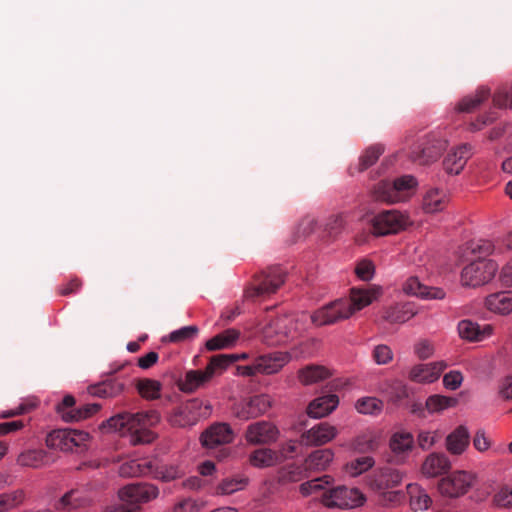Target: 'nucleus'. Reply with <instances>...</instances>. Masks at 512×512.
<instances>
[{"label": "nucleus", "instance_id": "1", "mask_svg": "<svg viewBox=\"0 0 512 512\" xmlns=\"http://www.w3.org/2000/svg\"><path fill=\"white\" fill-rule=\"evenodd\" d=\"M375 298L376 290L352 288L350 299H339L331 302L315 311L311 316L301 313L297 316L268 317L260 330L259 337L268 346L285 344L289 339H293L306 330L308 319L316 326L332 325L349 318L355 311L371 304Z\"/></svg>", "mask_w": 512, "mask_h": 512}, {"label": "nucleus", "instance_id": "2", "mask_svg": "<svg viewBox=\"0 0 512 512\" xmlns=\"http://www.w3.org/2000/svg\"><path fill=\"white\" fill-rule=\"evenodd\" d=\"M160 421V415L155 410L137 413L123 412L110 417L102 424L112 431L122 435H130L132 444L151 443L155 435L150 428Z\"/></svg>", "mask_w": 512, "mask_h": 512}, {"label": "nucleus", "instance_id": "3", "mask_svg": "<svg viewBox=\"0 0 512 512\" xmlns=\"http://www.w3.org/2000/svg\"><path fill=\"white\" fill-rule=\"evenodd\" d=\"M158 495V487L151 483L129 484L119 490L120 502L107 506L105 512H139L141 504L157 498Z\"/></svg>", "mask_w": 512, "mask_h": 512}, {"label": "nucleus", "instance_id": "4", "mask_svg": "<svg viewBox=\"0 0 512 512\" xmlns=\"http://www.w3.org/2000/svg\"><path fill=\"white\" fill-rule=\"evenodd\" d=\"M416 186L417 180L412 175H404L394 181L383 180L375 186L374 198L388 203L399 202L404 200Z\"/></svg>", "mask_w": 512, "mask_h": 512}, {"label": "nucleus", "instance_id": "5", "mask_svg": "<svg viewBox=\"0 0 512 512\" xmlns=\"http://www.w3.org/2000/svg\"><path fill=\"white\" fill-rule=\"evenodd\" d=\"M285 281V272L278 266L270 267L254 276L252 284L245 290L249 299L266 297L275 293Z\"/></svg>", "mask_w": 512, "mask_h": 512}, {"label": "nucleus", "instance_id": "6", "mask_svg": "<svg viewBox=\"0 0 512 512\" xmlns=\"http://www.w3.org/2000/svg\"><path fill=\"white\" fill-rule=\"evenodd\" d=\"M498 270V264L491 259H473L461 273L464 286L478 287L490 282Z\"/></svg>", "mask_w": 512, "mask_h": 512}, {"label": "nucleus", "instance_id": "7", "mask_svg": "<svg viewBox=\"0 0 512 512\" xmlns=\"http://www.w3.org/2000/svg\"><path fill=\"white\" fill-rule=\"evenodd\" d=\"M211 407L205 405L199 399H192L185 405L173 409L168 417L169 423L173 427L185 428L195 425L200 418L207 417L210 414Z\"/></svg>", "mask_w": 512, "mask_h": 512}, {"label": "nucleus", "instance_id": "8", "mask_svg": "<svg viewBox=\"0 0 512 512\" xmlns=\"http://www.w3.org/2000/svg\"><path fill=\"white\" fill-rule=\"evenodd\" d=\"M365 498L356 488L338 486L324 492L322 502L329 508H354L361 505Z\"/></svg>", "mask_w": 512, "mask_h": 512}, {"label": "nucleus", "instance_id": "9", "mask_svg": "<svg viewBox=\"0 0 512 512\" xmlns=\"http://www.w3.org/2000/svg\"><path fill=\"white\" fill-rule=\"evenodd\" d=\"M475 476L466 471H456L442 478L438 483L441 494L448 497H460L473 486Z\"/></svg>", "mask_w": 512, "mask_h": 512}, {"label": "nucleus", "instance_id": "10", "mask_svg": "<svg viewBox=\"0 0 512 512\" xmlns=\"http://www.w3.org/2000/svg\"><path fill=\"white\" fill-rule=\"evenodd\" d=\"M408 218L397 210L382 211L371 220L372 233L384 236L397 233L407 224Z\"/></svg>", "mask_w": 512, "mask_h": 512}, {"label": "nucleus", "instance_id": "11", "mask_svg": "<svg viewBox=\"0 0 512 512\" xmlns=\"http://www.w3.org/2000/svg\"><path fill=\"white\" fill-rule=\"evenodd\" d=\"M445 147V141L436 138L434 135H429L414 145L411 151V159L420 165L430 164L439 158Z\"/></svg>", "mask_w": 512, "mask_h": 512}, {"label": "nucleus", "instance_id": "12", "mask_svg": "<svg viewBox=\"0 0 512 512\" xmlns=\"http://www.w3.org/2000/svg\"><path fill=\"white\" fill-rule=\"evenodd\" d=\"M74 405L75 398L72 395H66L57 405V412L64 421L78 422L93 416L101 409L98 403H88L79 408H74Z\"/></svg>", "mask_w": 512, "mask_h": 512}, {"label": "nucleus", "instance_id": "13", "mask_svg": "<svg viewBox=\"0 0 512 512\" xmlns=\"http://www.w3.org/2000/svg\"><path fill=\"white\" fill-rule=\"evenodd\" d=\"M233 439V430L227 423H215L211 425L200 437L202 445L208 449L229 444Z\"/></svg>", "mask_w": 512, "mask_h": 512}, {"label": "nucleus", "instance_id": "14", "mask_svg": "<svg viewBox=\"0 0 512 512\" xmlns=\"http://www.w3.org/2000/svg\"><path fill=\"white\" fill-rule=\"evenodd\" d=\"M278 434V429L272 423L258 421L247 427L245 439L250 444H269L276 441Z\"/></svg>", "mask_w": 512, "mask_h": 512}, {"label": "nucleus", "instance_id": "15", "mask_svg": "<svg viewBox=\"0 0 512 512\" xmlns=\"http://www.w3.org/2000/svg\"><path fill=\"white\" fill-rule=\"evenodd\" d=\"M414 439L409 432H396L392 435L389 446L390 454L387 457V462L402 464L408 453L412 450Z\"/></svg>", "mask_w": 512, "mask_h": 512}, {"label": "nucleus", "instance_id": "16", "mask_svg": "<svg viewBox=\"0 0 512 512\" xmlns=\"http://www.w3.org/2000/svg\"><path fill=\"white\" fill-rule=\"evenodd\" d=\"M337 435L336 427L327 422L319 423L301 435V442L306 446H322Z\"/></svg>", "mask_w": 512, "mask_h": 512}, {"label": "nucleus", "instance_id": "17", "mask_svg": "<svg viewBox=\"0 0 512 512\" xmlns=\"http://www.w3.org/2000/svg\"><path fill=\"white\" fill-rule=\"evenodd\" d=\"M115 372L116 370H113L106 380L89 386L88 392L100 398H114L122 394L126 387V381L122 377L114 376Z\"/></svg>", "mask_w": 512, "mask_h": 512}, {"label": "nucleus", "instance_id": "18", "mask_svg": "<svg viewBox=\"0 0 512 512\" xmlns=\"http://www.w3.org/2000/svg\"><path fill=\"white\" fill-rule=\"evenodd\" d=\"M402 473L391 467H382L375 471L369 480L373 490L383 491L399 485L402 482Z\"/></svg>", "mask_w": 512, "mask_h": 512}, {"label": "nucleus", "instance_id": "19", "mask_svg": "<svg viewBox=\"0 0 512 512\" xmlns=\"http://www.w3.org/2000/svg\"><path fill=\"white\" fill-rule=\"evenodd\" d=\"M472 155L473 151L470 144L459 145L445 157L443 167L447 173L457 175L463 170Z\"/></svg>", "mask_w": 512, "mask_h": 512}, {"label": "nucleus", "instance_id": "20", "mask_svg": "<svg viewBox=\"0 0 512 512\" xmlns=\"http://www.w3.org/2000/svg\"><path fill=\"white\" fill-rule=\"evenodd\" d=\"M446 367L447 365L443 361L419 364L411 369L409 378L417 383H432L440 377Z\"/></svg>", "mask_w": 512, "mask_h": 512}, {"label": "nucleus", "instance_id": "21", "mask_svg": "<svg viewBox=\"0 0 512 512\" xmlns=\"http://www.w3.org/2000/svg\"><path fill=\"white\" fill-rule=\"evenodd\" d=\"M403 290L407 294L415 295L422 299H444L446 296L442 288L424 285L417 277H410L404 284Z\"/></svg>", "mask_w": 512, "mask_h": 512}, {"label": "nucleus", "instance_id": "22", "mask_svg": "<svg viewBox=\"0 0 512 512\" xmlns=\"http://www.w3.org/2000/svg\"><path fill=\"white\" fill-rule=\"evenodd\" d=\"M457 330L462 339L470 342H477L490 336L493 332V327L489 324L481 327L476 322L465 319L458 323Z\"/></svg>", "mask_w": 512, "mask_h": 512}, {"label": "nucleus", "instance_id": "23", "mask_svg": "<svg viewBox=\"0 0 512 512\" xmlns=\"http://www.w3.org/2000/svg\"><path fill=\"white\" fill-rule=\"evenodd\" d=\"M451 469V462L444 453H431L428 455L421 467L426 477H438Z\"/></svg>", "mask_w": 512, "mask_h": 512}, {"label": "nucleus", "instance_id": "24", "mask_svg": "<svg viewBox=\"0 0 512 512\" xmlns=\"http://www.w3.org/2000/svg\"><path fill=\"white\" fill-rule=\"evenodd\" d=\"M485 307L493 313L507 315L512 312V291L492 293L485 298Z\"/></svg>", "mask_w": 512, "mask_h": 512}, {"label": "nucleus", "instance_id": "25", "mask_svg": "<svg viewBox=\"0 0 512 512\" xmlns=\"http://www.w3.org/2000/svg\"><path fill=\"white\" fill-rule=\"evenodd\" d=\"M291 359L288 352H273L266 355H262L258 358V367H260V373L274 374L277 373L285 364Z\"/></svg>", "mask_w": 512, "mask_h": 512}, {"label": "nucleus", "instance_id": "26", "mask_svg": "<svg viewBox=\"0 0 512 512\" xmlns=\"http://www.w3.org/2000/svg\"><path fill=\"white\" fill-rule=\"evenodd\" d=\"M90 500L78 488L67 491L55 504L57 510H76L89 506Z\"/></svg>", "mask_w": 512, "mask_h": 512}, {"label": "nucleus", "instance_id": "27", "mask_svg": "<svg viewBox=\"0 0 512 512\" xmlns=\"http://www.w3.org/2000/svg\"><path fill=\"white\" fill-rule=\"evenodd\" d=\"M339 403L338 396L329 394L313 400L307 408V413L313 418H322L330 414Z\"/></svg>", "mask_w": 512, "mask_h": 512}, {"label": "nucleus", "instance_id": "28", "mask_svg": "<svg viewBox=\"0 0 512 512\" xmlns=\"http://www.w3.org/2000/svg\"><path fill=\"white\" fill-rule=\"evenodd\" d=\"M415 306L413 303H400L388 307L383 311L382 318L391 323H405L416 315Z\"/></svg>", "mask_w": 512, "mask_h": 512}, {"label": "nucleus", "instance_id": "29", "mask_svg": "<svg viewBox=\"0 0 512 512\" xmlns=\"http://www.w3.org/2000/svg\"><path fill=\"white\" fill-rule=\"evenodd\" d=\"M211 379L212 377L207 374L206 369L189 370L186 372L184 379L178 382V387L184 393H193Z\"/></svg>", "mask_w": 512, "mask_h": 512}, {"label": "nucleus", "instance_id": "30", "mask_svg": "<svg viewBox=\"0 0 512 512\" xmlns=\"http://www.w3.org/2000/svg\"><path fill=\"white\" fill-rule=\"evenodd\" d=\"M469 439L467 428L460 425L446 437V448L451 454L460 455L468 447Z\"/></svg>", "mask_w": 512, "mask_h": 512}, {"label": "nucleus", "instance_id": "31", "mask_svg": "<svg viewBox=\"0 0 512 512\" xmlns=\"http://www.w3.org/2000/svg\"><path fill=\"white\" fill-rule=\"evenodd\" d=\"M448 194L438 188H433L427 191L423 198V209L427 213H435L442 211L448 204Z\"/></svg>", "mask_w": 512, "mask_h": 512}, {"label": "nucleus", "instance_id": "32", "mask_svg": "<svg viewBox=\"0 0 512 512\" xmlns=\"http://www.w3.org/2000/svg\"><path fill=\"white\" fill-rule=\"evenodd\" d=\"M240 337V331L234 328L227 329L206 342V348L209 351L231 348Z\"/></svg>", "mask_w": 512, "mask_h": 512}, {"label": "nucleus", "instance_id": "33", "mask_svg": "<svg viewBox=\"0 0 512 512\" xmlns=\"http://www.w3.org/2000/svg\"><path fill=\"white\" fill-rule=\"evenodd\" d=\"M152 460L135 459L123 463L119 468V474L122 477H140L150 476Z\"/></svg>", "mask_w": 512, "mask_h": 512}, {"label": "nucleus", "instance_id": "34", "mask_svg": "<svg viewBox=\"0 0 512 512\" xmlns=\"http://www.w3.org/2000/svg\"><path fill=\"white\" fill-rule=\"evenodd\" d=\"M504 250L502 247H495V245L485 239L473 240L467 243L466 246V255H472L475 259H487L492 253H503Z\"/></svg>", "mask_w": 512, "mask_h": 512}, {"label": "nucleus", "instance_id": "35", "mask_svg": "<svg viewBox=\"0 0 512 512\" xmlns=\"http://www.w3.org/2000/svg\"><path fill=\"white\" fill-rule=\"evenodd\" d=\"M185 475L184 469L176 464L155 465L152 461L151 474L155 479L162 482H171L182 478Z\"/></svg>", "mask_w": 512, "mask_h": 512}, {"label": "nucleus", "instance_id": "36", "mask_svg": "<svg viewBox=\"0 0 512 512\" xmlns=\"http://www.w3.org/2000/svg\"><path fill=\"white\" fill-rule=\"evenodd\" d=\"M334 458L331 449H319L313 451L305 460V469L309 471H323Z\"/></svg>", "mask_w": 512, "mask_h": 512}, {"label": "nucleus", "instance_id": "37", "mask_svg": "<svg viewBox=\"0 0 512 512\" xmlns=\"http://www.w3.org/2000/svg\"><path fill=\"white\" fill-rule=\"evenodd\" d=\"M249 462L256 468L271 467L280 462V455L271 449L260 448L250 454Z\"/></svg>", "mask_w": 512, "mask_h": 512}, {"label": "nucleus", "instance_id": "38", "mask_svg": "<svg viewBox=\"0 0 512 512\" xmlns=\"http://www.w3.org/2000/svg\"><path fill=\"white\" fill-rule=\"evenodd\" d=\"M71 434L70 429H58L48 434L46 444L48 447L59 450H71Z\"/></svg>", "mask_w": 512, "mask_h": 512}, {"label": "nucleus", "instance_id": "39", "mask_svg": "<svg viewBox=\"0 0 512 512\" xmlns=\"http://www.w3.org/2000/svg\"><path fill=\"white\" fill-rule=\"evenodd\" d=\"M248 481V478L243 475L225 478L218 484L216 492L219 495H230L244 489Z\"/></svg>", "mask_w": 512, "mask_h": 512}, {"label": "nucleus", "instance_id": "40", "mask_svg": "<svg viewBox=\"0 0 512 512\" xmlns=\"http://www.w3.org/2000/svg\"><path fill=\"white\" fill-rule=\"evenodd\" d=\"M408 492L410 494V505L413 510H426L432 504L430 496L417 485H408Z\"/></svg>", "mask_w": 512, "mask_h": 512}, {"label": "nucleus", "instance_id": "41", "mask_svg": "<svg viewBox=\"0 0 512 512\" xmlns=\"http://www.w3.org/2000/svg\"><path fill=\"white\" fill-rule=\"evenodd\" d=\"M236 361H238L237 354H218L210 358L205 369L207 370V374L213 377L216 372L225 370Z\"/></svg>", "mask_w": 512, "mask_h": 512}, {"label": "nucleus", "instance_id": "42", "mask_svg": "<svg viewBox=\"0 0 512 512\" xmlns=\"http://www.w3.org/2000/svg\"><path fill=\"white\" fill-rule=\"evenodd\" d=\"M328 370L323 366L310 365L302 369L299 373V379L304 385H310L327 378Z\"/></svg>", "mask_w": 512, "mask_h": 512}, {"label": "nucleus", "instance_id": "43", "mask_svg": "<svg viewBox=\"0 0 512 512\" xmlns=\"http://www.w3.org/2000/svg\"><path fill=\"white\" fill-rule=\"evenodd\" d=\"M489 95V89L480 88L473 96H467L463 98L458 104V109L461 112H471L479 105H481L485 100H487Z\"/></svg>", "mask_w": 512, "mask_h": 512}, {"label": "nucleus", "instance_id": "44", "mask_svg": "<svg viewBox=\"0 0 512 512\" xmlns=\"http://www.w3.org/2000/svg\"><path fill=\"white\" fill-rule=\"evenodd\" d=\"M138 393L147 400H154L160 397L161 383L153 379H142L137 383Z\"/></svg>", "mask_w": 512, "mask_h": 512}, {"label": "nucleus", "instance_id": "45", "mask_svg": "<svg viewBox=\"0 0 512 512\" xmlns=\"http://www.w3.org/2000/svg\"><path fill=\"white\" fill-rule=\"evenodd\" d=\"M26 494L24 490L18 489L10 493L0 495V512H7L18 507L25 500Z\"/></svg>", "mask_w": 512, "mask_h": 512}, {"label": "nucleus", "instance_id": "46", "mask_svg": "<svg viewBox=\"0 0 512 512\" xmlns=\"http://www.w3.org/2000/svg\"><path fill=\"white\" fill-rule=\"evenodd\" d=\"M199 329L196 325L184 326L180 329L172 331L168 336L163 338V341L172 343H181L189 341L197 337Z\"/></svg>", "mask_w": 512, "mask_h": 512}, {"label": "nucleus", "instance_id": "47", "mask_svg": "<svg viewBox=\"0 0 512 512\" xmlns=\"http://www.w3.org/2000/svg\"><path fill=\"white\" fill-rule=\"evenodd\" d=\"M457 400L442 395H432L426 400V408L430 413H438L449 407L455 406Z\"/></svg>", "mask_w": 512, "mask_h": 512}, {"label": "nucleus", "instance_id": "48", "mask_svg": "<svg viewBox=\"0 0 512 512\" xmlns=\"http://www.w3.org/2000/svg\"><path fill=\"white\" fill-rule=\"evenodd\" d=\"M375 461L370 456L357 458L345 466V471L352 477H356L373 467Z\"/></svg>", "mask_w": 512, "mask_h": 512}, {"label": "nucleus", "instance_id": "49", "mask_svg": "<svg viewBox=\"0 0 512 512\" xmlns=\"http://www.w3.org/2000/svg\"><path fill=\"white\" fill-rule=\"evenodd\" d=\"M350 448L356 453H368L377 448V441L372 435L362 434L352 440Z\"/></svg>", "mask_w": 512, "mask_h": 512}, {"label": "nucleus", "instance_id": "50", "mask_svg": "<svg viewBox=\"0 0 512 512\" xmlns=\"http://www.w3.org/2000/svg\"><path fill=\"white\" fill-rule=\"evenodd\" d=\"M45 458V452L42 450H29L19 455L17 461L21 466L38 468Z\"/></svg>", "mask_w": 512, "mask_h": 512}, {"label": "nucleus", "instance_id": "51", "mask_svg": "<svg viewBox=\"0 0 512 512\" xmlns=\"http://www.w3.org/2000/svg\"><path fill=\"white\" fill-rule=\"evenodd\" d=\"M383 408V402L375 397H364L356 402V409L362 414H378Z\"/></svg>", "mask_w": 512, "mask_h": 512}, {"label": "nucleus", "instance_id": "52", "mask_svg": "<svg viewBox=\"0 0 512 512\" xmlns=\"http://www.w3.org/2000/svg\"><path fill=\"white\" fill-rule=\"evenodd\" d=\"M493 104L500 109H512V84L503 86L494 93Z\"/></svg>", "mask_w": 512, "mask_h": 512}, {"label": "nucleus", "instance_id": "53", "mask_svg": "<svg viewBox=\"0 0 512 512\" xmlns=\"http://www.w3.org/2000/svg\"><path fill=\"white\" fill-rule=\"evenodd\" d=\"M345 215L340 213L331 215L325 223V232L329 237H337L345 228Z\"/></svg>", "mask_w": 512, "mask_h": 512}, {"label": "nucleus", "instance_id": "54", "mask_svg": "<svg viewBox=\"0 0 512 512\" xmlns=\"http://www.w3.org/2000/svg\"><path fill=\"white\" fill-rule=\"evenodd\" d=\"M383 153L381 146H371L361 155L359 159L358 171H364L372 166Z\"/></svg>", "mask_w": 512, "mask_h": 512}, {"label": "nucleus", "instance_id": "55", "mask_svg": "<svg viewBox=\"0 0 512 512\" xmlns=\"http://www.w3.org/2000/svg\"><path fill=\"white\" fill-rule=\"evenodd\" d=\"M254 418L266 413L271 406V401L267 395H256L247 400Z\"/></svg>", "mask_w": 512, "mask_h": 512}, {"label": "nucleus", "instance_id": "56", "mask_svg": "<svg viewBox=\"0 0 512 512\" xmlns=\"http://www.w3.org/2000/svg\"><path fill=\"white\" fill-rule=\"evenodd\" d=\"M493 502L501 508L512 507V489L505 486L502 487L493 497Z\"/></svg>", "mask_w": 512, "mask_h": 512}, {"label": "nucleus", "instance_id": "57", "mask_svg": "<svg viewBox=\"0 0 512 512\" xmlns=\"http://www.w3.org/2000/svg\"><path fill=\"white\" fill-rule=\"evenodd\" d=\"M405 495L402 491H383L379 502L383 506H396L404 501Z\"/></svg>", "mask_w": 512, "mask_h": 512}, {"label": "nucleus", "instance_id": "58", "mask_svg": "<svg viewBox=\"0 0 512 512\" xmlns=\"http://www.w3.org/2000/svg\"><path fill=\"white\" fill-rule=\"evenodd\" d=\"M373 358L377 364L384 365L393 358L392 350L387 345H378L373 350Z\"/></svg>", "mask_w": 512, "mask_h": 512}, {"label": "nucleus", "instance_id": "59", "mask_svg": "<svg viewBox=\"0 0 512 512\" xmlns=\"http://www.w3.org/2000/svg\"><path fill=\"white\" fill-rule=\"evenodd\" d=\"M374 269V265L371 261L362 260L357 264L355 273L361 280L368 281L372 279L374 275Z\"/></svg>", "mask_w": 512, "mask_h": 512}, {"label": "nucleus", "instance_id": "60", "mask_svg": "<svg viewBox=\"0 0 512 512\" xmlns=\"http://www.w3.org/2000/svg\"><path fill=\"white\" fill-rule=\"evenodd\" d=\"M331 477L328 476V475H325L323 476L322 478H318V479H314L312 481H309V482H305L301 485V492L304 494V495H308V494H311L312 492L316 491V490H319V489H323V482L325 484H329L330 481H331Z\"/></svg>", "mask_w": 512, "mask_h": 512}, {"label": "nucleus", "instance_id": "61", "mask_svg": "<svg viewBox=\"0 0 512 512\" xmlns=\"http://www.w3.org/2000/svg\"><path fill=\"white\" fill-rule=\"evenodd\" d=\"M414 352L418 358L425 360L431 357L434 353V346L428 340H420L415 344Z\"/></svg>", "mask_w": 512, "mask_h": 512}, {"label": "nucleus", "instance_id": "62", "mask_svg": "<svg viewBox=\"0 0 512 512\" xmlns=\"http://www.w3.org/2000/svg\"><path fill=\"white\" fill-rule=\"evenodd\" d=\"M463 376L459 371H451L444 375L443 384L446 388L456 390L462 383Z\"/></svg>", "mask_w": 512, "mask_h": 512}, {"label": "nucleus", "instance_id": "63", "mask_svg": "<svg viewBox=\"0 0 512 512\" xmlns=\"http://www.w3.org/2000/svg\"><path fill=\"white\" fill-rule=\"evenodd\" d=\"M497 113L494 111H490L485 115H482L478 117V119L475 122L470 123V130L471 131H478L481 130L484 126L491 124L493 121L497 119Z\"/></svg>", "mask_w": 512, "mask_h": 512}, {"label": "nucleus", "instance_id": "64", "mask_svg": "<svg viewBox=\"0 0 512 512\" xmlns=\"http://www.w3.org/2000/svg\"><path fill=\"white\" fill-rule=\"evenodd\" d=\"M233 414L236 418L244 421L254 418V416H252V410L247 403V400L234 405Z\"/></svg>", "mask_w": 512, "mask_h": 512}]
</instances>
